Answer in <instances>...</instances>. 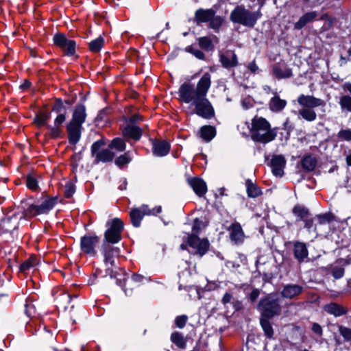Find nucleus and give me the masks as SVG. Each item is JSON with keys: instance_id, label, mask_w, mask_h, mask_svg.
Instances as JSON below:
<instances>
[{"instance_id": "obj_16", "label": "nucleus", "mask_w": 351, "mask_h": 351, "mask_svg": "<svg viewBox=\"0 0 351 351\" xmlns=\"http://www.w3.org/2000/svg\"><path fill=\"white\" fill-rule=\"evenodd\" d=\"M219 60L222 66L226 69L234 67L238 64L237 55L231 50L220 53Z\"/></svg>"}, {"instance_id": "obj_27", "label": "nucleus", "mask_w": 351, "mask_h": 351, "mask_svg": "<svg viewBox=\"0 0 351 351\" xmlns=\"http://www.w3.org/2000/svg\"><path fill=\"white\" fill-rule=\"evenodd\" d=\"M171 341L178 348L185 349L186 347V339L180 332H173L171 335Z\"/></svg>"}, {"instance_id": "obj_52", "label": "nucleus", "mask_w": 351, "mask_h": 351, "mask_svg": "<svg viewBox=\"0 0 351 351\" xmlns=\"http://www.w3.org/2000/svg\"><path fill=\"white\" fill-rule=\"evenodd\" d=\"M338 137L345 141H351V130H341L338 133Z\"/></svg>"}, {"instance_id": "obj_54", "label": "nucleus", "mask_w": 351, "mask_h": 351, "mask_svg": "<svg viewBox=\"0 0 351 351\" xmlns=\"http://www.w3.org/2000/svg\"><path fill=\"white\" fill-rule=\"evenodd\" d=\"M10 218L4 219L1 221V223H0V230L2 233H6L10 231L11 228L7 226V223H10Z\"/></svg>"}, {"instance_id": "obj_18", "label": "nucleus", "mask_w": 351, "mask_h": 351, "mask_svg": "<svg viewBox=\"0 0 351 351\" xmlns=\"http://www.w3.org/2000/svg\"><path fill=\"white\" fill-rule=\"evenodd\" d=\"M152 149L154 155L156 156H166L170 149V145L163 140H155L152 142Z\"/></svg>"}, {"instance_id": "obj_10", "label": "nucleus", "mask_w": 351, "mask_h": 351, "mask_svg": "<svg viewBox=\"0 0 351 351\" xmlns=\"http://www.w3.org/2000/svg\"><path fill=\"white\" fill-rule=\"evenodd\" d=\"M54 44L60 48L66 56H73L75 53L76 43L68 39L64 34H56L53 36Z\"/></svg>"}, {"instance_id": "obj_40", "label": "nucleus", "mask_w": 351, "mask_h": 351, "mask_svg": "<svg viewBox=\"0 0 351 351\" xmlns=\"http://www.w3.org/2000/svg\"><path fill=\"white\" fill-rule=\"evenodd\" d=\"M24 215L26 217H32L40 215L38 205H31L25 211Z\"/></svg>"}, {"instance_id": "obj_42", "label": "nucleus", "mask_w": 351, "mask_h": 351, "mask_svg": "<svg viewBox=\"0 0 351 351\" xmlns=\"http://www.w3.org/2000/svg\"><path fill=\"white\" fill-rule=\"evenodd\" d=\"M340 106L341 108L346 109L348 111L351 112V97L350 96H343L340 99Z\"/></svg>"}, {"instance_id": "obj_14", "label": "nucleus", "mask_w": 351, "mask_h": 351, "mask_svg": "<svg viewBox=\"0 0 351 351\" xmlns=\"http://www.w3.org/2000/svg\"><path fill=\"white\" fill-rule=\"evenodd\" d=\"M271 168L272 173L276 176L281 177L284 174V168L286 165V160L282 155H274L269 163Z\"/></svg>"}, {"instance_id": "obj_35", "label": "nucleus", "mask_w": 351, "mask_h": 351, "mask_svg": "<svg viewBox=\"0 0 351 351\" xmlns=\"http://www.w3.org/2000/svg\"><path fill=\"white\" fill-rule=\"evenodd\" d=\"M126 145L124 141L120 138L113 139L109 145V148L114 149L118 152H123L125 149Z\"/></svg>"}, {"instance_id": "obj_59", "label": "nucleus", "mask_w": 351, "mask_h": 351, "mask_svg": "<svg viewBox=\"0 0 351 351\" xmlns=\"http://www.w3.org/2000/svg\"><path fill=\"white\" fill-rule=\"evenodd\" d=\"M247 69L250 71L252 73H257L259 71V68L256 64L255 61H252L250 62L247 65Z\"/></svg>"}, {"instance_id": "obj_15", "label": "nucleus", "mask_w": 351, "mask_h": 351, "mask_svg": "<svg viewBox=\"0 0 351 351\" xmlns=\"http://www.w3.org/2000/svg\"><path fill=\"white\" fill-rule=\"evenodd\" d=\"M297 101L302 108H314L325 105L322 99L316 98L312 95H305L303 94L298 97Z\"/></svg>"}, {"instance_id": "obj_48", "label": "nucleus", "mask_w": 351, "mask_h": 351, "mask_svg": "<svg viewBox=\"0 0 351 351\" xmlns=\"http://www.w3.org/2000/svg\"><path fill=\"white\" fill-rule=\"evenodd\" d=\"M188 320V317L186 315H180L176 317L175 319V324L176 326L179 328H182L185 326Z\"/></svg>"}, {"instance_id": "obj_30", "label": "nucleus", "mask_w": 351, "mask_h": 351, "mask_svg": "<svg viewBox=\"0 0 351 351\" xmlns=\"http://www.w3.org/2000/svg\"><path fill=\"white\" fill-rule=\"evenodd\" d=\"M269 318L262 317L260 320L261 326L265 332V335L268 338H271L274 335L273 328L271 323L268 320Z\"/></svg>"}, {"instance_id": "obj_44", "label": "nucleus", "mask_w": 351, "mask_h": 351, "mask_svg": "<svg viewBox=\"0 0 351 351\" xmlns=\"http://www.w3.org/2000/svg\"><path fill=\"white\" fill-rule=\"evenodd\" d=\"M131 160V158L128 155V153H125L123 155H121L115 160V164L119 167L123 166L129 163Z\"/></svg>"}, {"instance_id": "obj_60", "label": "nucleus", "mask_w": 351, "mask_h": 351, "mask_svg": "<svg viewBox=\"0 0 351 351\" xmlns=\"http://www.w3.org/2000/svg\"><path fill=\"white\" fill-rule=\"evenodd\" d=\"M304 222V227L306 228L310 229L313 226V221L310 217V215L302 220Z\"/></svg>"}, {"instance_id": "obj_6", "label": "nucleus", "mask_w": 351, "mask_h": 351, "mask_svg": "<svg viewBox=\"0 0 351 351\" xmlns=\"http://www.w3.org/2000/svg\"><path fill=\"white\" fill-rule=\"evenodd\" d=\"M108 229L104 233V243L114 244L121 240V233L123 230V222L119 218H114L107 222Z\"/></svg>"}, {"instance_id": "obj_28", "label": "nucleus", "mask_w": 351, "mask_h": 351, "mask_svg": "<svg viewBox=\"0 0 351 351\" xmlns=\"http://www.w3.org/2000/svg\"><path fill=\"white\" fill-rule=\"evenodd\" d=\"M298 114L307 121H313L317 118V114L313 108H302L298 110Z\"/></svg>"}, {"instance_id": "obj_49", "label": "nucleus", "mask_w": 351, "mask_h": 351, "mask_svg": "<svg viewBox=\"0 0 351 351\" xmlns=\"http://www.w3.org/2000/svg\"><path fill=\"white\" fill-rule=\"evenodd\" d=\"M204 227V223L199 219H195L193 221L192 231L195 235L197 234Z\"/></svg>"}, {"instance_id": "obj_57", "label": "nucleus", "mask_w": 351, "mask_h": 351, "mask_svg": "<svg viewBox=\"0 0 351 351\" xmlns=\"http://www.w3.org/2000/svg\"><path fill=\"white\" fill-rule=\"evenodd\" d=\"M344 274V269L341 267H335L332 270V275L335 278H340Z\"/></svg>"}, {"instance_id": "obj_63", "label": "nucleus", "mask_w": 351, "mask_h": 351, "mask_svg": "<svg viewBox=\"0 0 351 351\" xmlns=\"http://www.w3.org/2000/svg\"><path fill=\"white\" fill-rule=\"evenodd\" d=\"M232 295L230 293H226L222 298L223 304H226L231 301Z\"/></svg>"}, {"instance_id": "obj_4", "label": "nucleus", "mask_w": 351, "mask_h": 351, "mask_svg": "<svg viewBox=\"0 0 351 351\" xmlns=\"http://www.w3.org/2000/svg\"><path fill=\"white\" fill-rule=\"evenodd\" d=\"M261 16V14L258 11L252 12L243 5H237L231 12L230 19L234 23L252 27Z\"/></svg>"}, {"instance_id": "obj_20", "label": "nucleus", "mask_w": 351, "mask_h": 351, "mask_svg": "<svg viewBox=\"0 0 351 351\" xmlns=\"http://www.w3.org/2000/svg\"><path fill=\"white\" fill-rule=\"evenodd\" d=\"M273 75L278 80L289 78L292 76V71L285 64H276L272 67Z\"/></svg>"}, {"instance_id": "obj_38", "label": "nucleus", "mask_w": 351, "mask_h": 351, "mask_svg": "<svg viewBox=\"0 0 351 351\" xmlns=\"http://www.w3.org/2000/svg\"><path fill=\"white\" fill-rule=\"evenodd\" d=\"M26 185L28 189L32 191L38 189V184L36 178L32 175H28L26 178Z\"/></svg>"}, {"instance_id": "obj_21", "label": "nucleus", "mask_w": 351, "mask_h": 351, "mask_svg": "<svg viewBox=\"0 0 351 351\" xmlns=\"http://www.w3.org/2000/svg\"><path fill=\"white\" fill-rule=\"evenodd\" d=\"M215 14L213 9H198L195 13V20L197 24L210 22Z\"/></svg>"}, {"instance_id": "obj_2", "label": "nucleus", "mask_w": 351, "mask_h": 351, "mask_svg": "<svg viewBox=\"0 0 351 351\" xmlns=\"http://www.w3.org/2000/svg\"><path fill=\"white\" fill-rule=\"evenodd\" d=\"M252 139L263 144L274 141L277 136V128H272L269 122L261 117H255L252 119L250 130Z\"/></svg>"}, {"instance_id": "obj_64", "label": "nucleus", "mask_w": 351, "mask_h": 351, "mask_svg": "<svg viewBox=\"0 0 351 351\" xmlns=\"http://www.w3.org/2000/svg\"><path fill=\"white\" fill-rule=\"evenodd\" d=\"M284 129L287 130H293V127L290 124L289 119H287L286 121L284 123Z\"/></svg>"}, {"instance_id": "obj_43", "label": "nucleus", "mask_w": 351, "mask_h": 351, "mask_svg": "<svg viewBox=\"0 0 351 351\" xmlns=\"http://www.w3.org/2000/svg\"><path fill=\"white\" fill-rule=\"evenodd\" d=\"M199 45L201 48L209 50L212 48V42L208 37H201L198 39Z\"/></svg>"}, {"instance_id": "obj_37", "label": "nucleus", "mask_w": 351, "mask_h": 351, "mask_svg": "<svg viewBox=\"0 0 351 351\" xmlns=\"http://www.w3.org/2000/svg\"><path fill=\"white\" fill-rule=\"evenodd\" d=\"M104 45V40L101 38H97L92 40L89 44V49L92 52L96 53L100 51Z\"/></svg>"}, {"instance_id": "obj_12", "label": "nucleus", "mask_w": 351, "mask_h": 351, "mask_svg": "<svg viewBox=\"0 0 351 351\" xmlns=\"http://www.w3.org/2000/svg\"><path fill=\"white\" fill-rule=\"evenodd\" d=\"M101 254L104 256V261L107 267H112L114 265V258L120 255V249L114 247L109 243H103L101 246Z\"/></svg>"}, {"instance_id": "obj_55", "label": "nucleus", "mask_w": 351, "mask_h": 351, "mask_svg": "<svg viewBox=\"0 0 351 351\" xmlns=\"http://www.w3.org/2000/svg\"><path fill=\"white\" fill-rule=\"evenodd\" d=\"M189 51L199 60L204 59V53L198 49H195V48L191 47L189 48Z\"/></svg>"}, {"instance_id": "obj_34", "label": "nucleus", "mask_w": 351, "mask_h": 351, "mask_svg": "<svg viewBox=\"0 0 351 351\" xmlns=\"http://www.w3.org/2000/svg\"><path fill=\"white\" fill-rule=\"evenodd\" d=\"M293 213L302 221L310 215L308 209L300 205L293 207Z\"/></svg>"}, {"instance_id": "obj_23", "label": "nucleus", "mask_w": 351, "mask_h": 351, "mask_svg": "<svg viewBox=\"0 0 351 351\" xmlns=\"http://www.w3.org/2000/svg\"><path fill=\"white\" fill-rule=\"evenodd\" d=\"M302 287L298 285H287L281 291L283 298L292 299L299 295L302 292Z\"/></svg>"}, {"instance_id": "obj_36", "label": "nucleus", "mask_w": 351, "mask_h": 351, "mask_svg": "<svg viewBox=\"0 0 351 351\" xmlns=\"http://www.w3.org/2000/svg\"><path fill=\"white\" fill-rule=\"evenodd\" d=\"M49 113L47 112H42L36 116L35 123L39 127L44 126L47 125V122L49 119Z\"/></svg>"}, {"instance_id": "obj_13", "label": "nucleus", "mask_w": 351, "mask_h": 351, "mask_svg": "<svg viewBox=\"0 0 351 351\" xmlns=\"http://www.w3.org/2000/svg\"><path fill=\"white\" fill-rule=\"evenodd\" d=\"M230 241L235 245H241L245 240V235L241 224L238 222L232 223L228 228Z\"/></svg>"}, {"instance_id": "obj_5", "label": "nucleus", "mask_w": 351, "mask_h": 351, "mask_svg": "<svg viewBox=\"0 0 351 351\" xmlns=\"http://www.w3.org/2000/svg\"><path fill=\"white\" fill-rule=\"evenodd\" d=\"M262 317L272 318L279 315L281 312V306L279 304V298L276 295L269 294L262 298L258 305Z\"/></svg>"}, {"instance_id": "obj_7", "label": "nucleus", "mask_w": 351, "mask_h": 351, "mask_svg": "<svg viewBox=\"0 0 351 351\" xmlns=\"http://www.w3.org/2000/svg\"><path fill=\"white\" fill-rule=\"evenodd\" d=\"M187 243L191 248L189 252L194 255H199L200 257L208 252L210 245L208 239H200L194 234L188 235Z\"/></svg>"}, {"instance_id": "obj_62", "label": "nucleus", "mask_w": 351, "mask_h": 351, "mask_svg": "<svg viewBox=\"0 0 351 351\" xmlns=\"http://www.w3.org/2000/svg\"><path fill=\"white\" fill-rule=\"evenodd\" d=\"M141 119H142V117L141 115H139L138 114H134L131 117L129 123L134 125V123L138 122V121H141Z\"/></svg>"}, {"instance_id": "obj_19", "label": "nucleus", "mask_w": 351, "mask_h": 351, "mask_svg": "<svg viewBox=\"0 0 351 351\" xmlns=\"http://www.w3.org/2000/svg\"><path fill=\"white\" fill-rule=\"evenodd\" d=\"M294 257L299 263L303 262L308 258V252L306 245L304 243L296 241L293 243Z\"/></svg>"}, {"instance_id": "obj_51", "label": "nucleus", "mask_w": 351, "mask_h": 351, "mask_svg": "<svg viewBox=\"0 0 351 351\" xmlns=\"http://www.w3.org/2000/svg\"><path fill=\"white\" fill-rule=\"evenodd\" d=\"M339 332L344 337L345 339L351 340V329L344 326L339 327Z\"/></svg>"}, {"instance_id": "obj_22", "label": "nucleus", "mask_w": 351, "mask_h": 351, "mask_svg": "<svg viewBox=\"0 0 351 351\" xmlns=\"http://www.w3.org/2000/svg\"><path fill=\"white\" fill-rule=\"evenodd\" d=\"M123 135L125 137L132 138L135 141L140 139L142 135V130L136 125L128 123L123 130Z\"/></svg>"}, {"instance_id": "obj_33", "label": "nucleus", "mask_w": 351, "mask_h": 351, "mask_svg": "<svg viewBox=\"0 0 351 351\" xmlns=\"http://www.w3.org/2000/svg\"><path fill=\"white\" fill-rule=\"evenodd\" d=\"M56 204L53 199H47L45 200L41 204L38 205L40 214H45L51 210Z\"/></svg>"}, {"instance_id": "obj_11", "label": "nucleus", "mask_w": 351, "mask_h": 351, "mask_svg": "<svg viewBox=\"0 0 351 351\" xmlns=\"http://www.w3.org/2000/svg\"><path fill=\"white\" fill-rule=\"evenodd\" d=\"M99 242V238L95 235H85L81 238L80 247L82 251L90 256L96 254L95 247Z\"/></svg>"}, {"instance_id": "obj_3", "label": "nucleus", "mask_w": 351, "mask_h": 351, "mask_svg": "<svg viewBox=\"0 0 351 351\" xmlns=\"http://www.w3.org/2000/svg\"><path fill=\"white\" fill-rule=\"evenodd\" d=\"M86 117V108L84 105H77L73 113L72 119L66 125L69 143L76 144L81 136L82 124Z\"/></svg>"}, {"instance_id": "obj_1", "label": "nucleus", "mask_w": 351, "mask_h": 351, "mask_svg": "<svg viewBox=\"0 0 351 351\" xmlns=\"http://www.w3.org/2000/svg\"><path fill=\"white\" fill-rule=\"evenodd\" d=\"M211 75L204 73L196 86L192 83L184 82L178 90L180 101L189 104L193 107L194 112L204 119H210L215 114L214 108L207 98V94L211 86Z\"/></svg>"}, {"instance_id": "obj_32", "label": "nucleus", "mask_w": 351, "mask_h": 351, "mask_svg": "<svg viewBox=\"0 0 351 351\" xmlns=\"http://www.w3.org/2000/svg\"><path fill=\"white\" fill-rule=\"evenodd\" d=\"M316 164L315 158L311 156L304 157L302 160V167L308 171H313L316 167Z\"/></svg>"}, {"instance_id": "obj_45", "label": "nucleus", "mask_w": 351, "mask_h": 351, "mask_svg": "<svg viewBox=\"0 0 351 351\" xmlns=\"http://www.w3.org/2000/svg\"><path fill=\"white\" fill-rule=\"evenodd\" d=\"M52 110L56 112L58 114L59 113H66L65 107L63 105V102L62 99H58L56 100Z\"/></svg>"}, {"instance_id": "obj_31", "label": "nucleus", "mask_w": 351, "mask_h": 351, "mask_svg": "<svg viewBox=\"0 0 351 351\" xmlns=\"http://www.w3.org/2000/svg\"><path fill=\"white\" fill-rule=\"evenodd\" d=\"M247 193L250 197H257L261 194V189L253 182L247 180L246 182Z\"/></svg>"}, {"instance_id": "obj_8", "label": "nucleus", "mask_w": 351, "mask_h": 351, "mask_svg": "<svg viewBox=\"0 0 351 351\" xmlns=\"http://www.w3.org/2000/svg\"><path fill=\"white\" fill-rule=\"evenodd\" d=\"M162 210L160 206H156L153 209H149L147 205H142L138 208H133L130 210V216L132 225L135 227H139L141 220L145 215H156Z\"/></svg>"}, {"instance_id": "obj_25", "label": "nucleus", "mask_w": 351, "mask_h": 351, "mask_svg": "<svg viewBox=\"0 0 351 351\" xmlns=\"http://www.w3.org/2000/svg\"><path fill=\"white\" fill-rule=\"evenodd\" d=\"M287 105V101L280 99L278 96H274L269 101V109L273 112H280Z\"/></svg>"}, {"instance_id": "obj_17", "label": "nucleus", "mask_w": 351, "mask_h": 351, "mask_svg": "<svg viewBox=\"0 0 351 351\" xmlns=\"http://www.w3.org/2000/svg\"><path fill=\"white\" fill-rule=\"evenodd\" d=\"M188 183L194 192L199 197L204 195L207 191L206 182L199 178H193L188 180Z\"/></svg>"}, {"instance_id": "obj_47", "label": "nucleus", "mask_w": 351, "mask_h": 351, "mask_svg": "<svg viewBox=\"0 0 351 351\" xmlns=\"http://www.w3.org/2000/svg\"><path fill=\"white\" fill-rule=\"evenodd\" d=\"M25 307L26 315L29 317H34L36 313V308L33 302L32 301H27Z\"/></svg>"}, {"instance_id": "obj_24", "label": "nucleus", "mask_w": 351, "mask_h": 351, "mask_svg": "<svg viewBox=\"0 0 351 351\" xmlns=\"http://www.w3.org/2000/svg\"><path fill=\"white\" fill-rule=\"evenodd\" d=\"M324 309L328 313L336 317H339L346 313V310L342 306L336 303L326 304L324 306Z\"/></svg>"}, {"instance_id": "obj_53", "label": "nucleus", "mask_w": 351, "mask_h": 351, "mask_svg": "<svg viewBox=\"0 0 351 351\" xmlns=\"http://www.w3.org/2000/svg\"><path fill=\"white\" fill-rule=\"evenodd\" d=\"M48 128L50 130V136L53 138H57L60 136L62 130L60 128V126L53 125V126H47Z\"/></svg>"}, {"instance_id": "obj_41", "label": "nucleus", "mask_w": 351, "mask_h": 351, "mask_svg": "<svg viewBox=\"0 0 351 351\" xmlns=\"http://www.w3.org/2000/svg\"><path fill=\"white\" fill-rule=\"evenodd\" d=\"M317 218L319 224H325L332 221L334 219V216L331 213H326L317 215Z\"/></svg>"}, {"instance_id": "obj_26", "label": "nucleus", "mask_w": 351, "mask_h": 351, "mask_svg": "<svg viewBox=\"0 0 351 351\" xmlns=\"http://www.w3.org/2000/svg\"><path fill=\"white\" fill-rule=\"evenodd\" d=\"M317 16V14L315 12H310L306 13L304 15L301 16L299 21L295 24V28L298 29H302L307 23L315 19Z\"/></svg>"}, {"instance_id": "obj_50", "label": "nucleus", "mask_w": 351, "mask_h": 351, "mask_svg": "<svg viewBox=\"0 0 351 351\" xmlns=\"http://www.w3.org/2000/svg\"><path fill=\"white\" fill-rule=\"evenodd\" d=\"M75 193V186L72 182H67L64 188V195L66 197H70Z\"/></svg>"}, {"instance_id": "obj_46", "label": "nucleus", "mask_w": 351, "mask_h": 351, "mask_svg": "<svg viewBox=\"0 0 351 351\" xmlns=\"http://www.w3.org/2000/svg\"><path fill=\"white\" fill-rule=\"evenodd\" d=\"M223 23V19L219 16H213L212 19L210 21V27L213 29H217L220 27Z\"/></svg>"}, {"instance_id": "obj_61", "label": "nucleus", "mask_w": 351, "mask_h": 351, "mask_svg": "<svg viewBox=\"0 0 351 351\" xmlns=\"http://www.w3.org/2000/svg\"><path fill=\"white\" fill-rule=\"evenodd\" d=\"M260 295V291L258 289H254L252 290V291L251 292L250 295V300L254 302L255 301L259 296Z\"/></svg>"}, {"instance_id": "obj_29", "label": "nucleus", "mask_w": 351, "mask_h": 351, "mask_svg": "<svg viewBox=\"0 0 351 351\" xmlns=\"http://www.w3.org/2000/svg\"><path fill=\"white\" fill-rule=\"evenodd\" d=\"M200 136L206 141H210L215 136V130L212 126H203L200 130Z\"/></svg>"}, {"instance_id": "obj_9", "label": "nucleus", "mask_w": 351, "mask_h": 351, "mask_svg": "<svg viewBox=\"0 0 351 351\" xmlns=\"http://www.w3.org/2000/svg\"><path fill=\"white\" fill-rule=\"evenodd\" d=\"M104 145V142L102 140H99L95 142L91 146L92 156L95 158V162L96 163L112 161L114 156V153L109 149L100 150L101 147Z\"/></svg>"}, {"instance_id": "obj_56", "label": "nucleus", "mask_w": 351, "mask_h": 351, "mask_svg": "<svg viewBox=\"0 0 351 351\" xmlns=\"http://www.w3.org/2000/svg\"><path fill=\"white\" fill-rule=\"evenodd\" d=\"M66 113H59L57 117L55 119L54 125L60 126L66 120Z\"/></svg>"}, {"instance_id": "obj_58", "label": "nucleus", "mask_w": 351, "mask_h": 351, "mask_svg": "<svg viewBox=\"0 0 351 351\" xmlns=\"http://www.w3.org/2000/svg\"><path fill=\"white\" fill-rule=\"evenodd\" d=\"M313 332L319 336H322L323 334V330L322 326L317 323H313L311 328Z\"/></svg>"}, {"instance_id": "obj_39", "label": "nucleus", "mask_w": 351, "mask_h": 351, "mask_svg": "<svg viewBox=\"0 0 351 351\" xmlns=\"http://www.w3.org/2000/svg\"><path fill=\"white\" fill-rule=\"evenodd\" d=\"M36 263V258L35 257H30L29 259L26 260L21 264L20 270L23 272H25L34 267Z\"/></svg>"}]
</instances>
